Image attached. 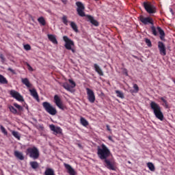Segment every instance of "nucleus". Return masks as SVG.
Masks as SVG:
<instances>
[{"label": "nucleus", "mask_w": 175, "mask_h": 175, "mask_svg": "<svg viewBox=\"0 0 175 175\" xmlns=\"http://www.w3.org/2000/svg\"><path fill=\"white\" fill-rule=\"evenodd\" d=\"M159 99L163 102L162 105L165 107V109H169V104L167 103V100H166V96L160 97Z\"/></svg>", "instance_id": "nucleus-22"}, {"label": "nucleus", "mask_w": 175, "mask_h": 175, "mask_svg": "<svg viewBox=\"0 0 175 175\" xmlns=\"http://www.w3.org/2000/svg\"><path fill=\"white\" fill-rule=\"evenodd\" d=\"M107 130L109 131V132H111V129H110V126L109 124L106 125Z\"/></svg>", "instance_id": "nucleus-47"}, {"label": "nucleus", "mask_w": 175, "mask_h": 175, "mask_svg": "<svg viewBox=\"0 0 175 175\" xmlns=\"http://www.w3.org/2000/svg\"><path fill=\"white\" fill-rule=\"evenodd\" d=\"M54 102H55L56 106H57V107H59V109H60L61 110H66V106H65L62 103L61 98L57 94L54 96Z\"/></svg>", "instance_id": "nucleus-9"}, {"label": "nucleus", "mask_w": 175, "mask_h": 175, "mask_svg": "<svg viewBox=\"0 0 175 175\" xmlns=\"http://www.w3.org/2000/svg\"><path fill=\"white\" fill-rule=\"evenodd\" d=\"M69 83L71 84L70 87L71 88H75L76 87V83L73 81L72 79H68Z\"/></svg>", "instance_id": "nucleus-40"}, {"label": "nucleus", "mask_w": 175, "mask_h": 175, "mask_svg": "<svg viewBox=\"0 0 175 175\" xmlns=\"http://www.w3.org/2000/svg\"><path fill=\"white\" fill-rule=\"evenodd\" d=\"M12 135L13 136H14L16 137V139H17L18 140H20L21 136H20V133H18V132H17V131H12Z\"/></svg>", "instance_id": "nucleus-35"}, {"label": "nucleus", "mask_w": 175, "mask_h": 175, "mask_svg": "<svg viewBox=\"0 0 175 175\" xmlns=\"http://www.w3.org/2000/svg\"><path fill=\"white\" fill-rule=\"evenodd\" d=\"M118 98H120L121 99H124V93L120 90H116L115 91Z\"/></svg>", "instance_id": "nucleus-29"}, {"label": "nucleus", "mask_w": 175, "mask_h": 175, "mask_svg": "<svg viewBox=\"0 0 175 175\" xmlns=\"http://www.w3.org/2000/svg\"><path fill=\"white\" fill-rule=\"evenodd\" d=\"M85 17H86L88 18L87 21H89V23L92 24V25H94V27L99 26V23L98 22V21H96V20H95V18H94V16H92L91 15H85Z\"/></svg>", "instance_id": "nucleus-13"}, {"label": "nucleus", "mask_w": 175, "mask_h": 175, "mask_svg": "<svg viewBox=\"0 0 175 175\" xmlns=\"http://www.w3.org/2000/svg\"><path fill=\"white\" fill-rule=\"evenodd\" d=\"M0 59L2 64H5V62L6 61V58H5V56L2 53H0Z\"/></svg>", "instance_id": "nucleus-39"}, {"label": "nucleus", "mask_w": 175, "mask_h": 175, "mask_svg": "<svg viewBox=\"0 0 175 175\" xmlns=\"http://www.w3.org/2000/svg\"><path fill=\"white\" fill-rule=\"evenodd\" d=\"M86 92L88 95V100H89L90 103H94L96 98H95V93L94 92V90L87 88Z\"/></svg>", "instance_id": "nucleus-10"}, {"label": "nucleus", "mask_w": 175, "mask_h": 175, "mask_svg": "<svg viewBox=\"0 0 175 175\" xmlns=\"http://www.w3.org/2000/svg\"><path fill=\"white\" fill-rule=\"evenodd\" d=\"M44 175H55V172L53 168H46Z\"/></svg>", "instance_id": "nucleus-24"}, {"label": "nucleus", "mask_w": 175, "mask_h": 175, "mask_svg": "<svg viewBox=\"0 0 175 175\" xmlns=\"http://www.w3.org/2000/svg\"><path fill=\"white\" fill-rule=\"evenodd\" d=\"M62 21L63 24H64V25H68V16H66V15H64L63 17L62 18Z\"/></svg>", "instance_id": "nucleus-36"}, {"label": "nucleus", "mask_w": 175, "mask_h": 175, "mask_svg": "<svg viewBox=\"0 0 175 175\" xmlns=\"http://www.w3.org/2000/svg\"><path fill=\"white\" fill-rule=\"evenodd\" d=\"M49 128L52 132H55V135H59L62 133V129L61 127H56L54 124L49 125Z\"/></svg>", "instance_id": "nucleus-14"}, {"label": "nucleus", "mask_w": 175, "mask_h": 175, "mask_svg": "<svg viewBox=\"0 0 175 175\" xmlns=\"http://www.w3.org/2000/svg\"><path fill=\"white\" fill-rule=\"evenodd\" d=\"M150 106L152 109L156 118H158L160 121H163L165 117L163 116V113L162 112L161 106L159 105L158 103H155V101L150 102Z\"/></svg>", "instance_id": "nucleus-2"}, {"label": "nucleus", "mask_w": 175, "mask_h": 175, "mask_svg": "<svg viewBox=\"0 0 175 175\" xmlns=\"http://www.w3.org/2000/svg\"><path fill=\"white\" fill-rule=\"evenodd\" d=\"M0 129L2 132V133H3L5 135H8V131H6V129H5V127H3V126L1 125Z\"/></svg>", "instance_id": "nucleus-38"}, {"label": "nucleus", "mask_w": 175, "mask_h": 175, "mask_svg": "<svg viewBox=\"0 0 175 175\" xmlns=\"http://www.w3.org/2000/svg\"><path fill=\"white\" fill-rule=\"evenodd\" d=\"M94 68L95 72H96V73H98V75H99V76L104 75L102 68H100V67L97 64H94Z\"/></svg>", "instance_id": "nucleus-16"}, {"label": "nucleus", "mask_w": 175, "mask_h": 175, "mask_svg": "<svg viewBox=\"0 0 175 175\" xmlns=\"http://www.w3.org/2000/svg\"><path fill=\"white\" fill-rule=\"evenodd\" d=\"M62 87L67 91H70V89L72 88L70 85H69V83H68L67 82L63 83Z\"/></svg>", "instance_id": "nucleus-31"}, {"label": "nucleus", "mask_w": 175, "mask_h": 175, "mask_svg": "<svg viewBox=\"0 0 175 175\" xmlns=\"http://www.w3.org/2000/svg\"><path fill=\"white\" fill-rule=\"evenodd\" d=\"M123 73L125 75V76H128V70H126V68H124Z\"/></svg>", "instance_id": "nucleus-45"}, {"label": "nucleus", "mask_w": 175, "mask_h": 175, "mask_svg": "<svg viewBox=\"0 0 175 175\" xmlns=\"http://www.w3.org/2000/svg\"><path fill=\"white\" fill-rule=\"evenodd\" d=\"M38 21L41 24V25H46V20H44V17L40 16V18H38Z\"/></svg>", "instance_id": "nucleus-30"}, {"label": "nucleus", "mask_w": 175, "mask_h": 175, "mask_svg": "<svg viewBox=\"0 0 175 175\" xmlns=\"http://www.w3.org/2000/svg\"><path fill=\"white\" fill-rule=\"evenodd\" d=\"M77 12L80 17H85V12L84 10H85V7H84V4L81 1L76 2Z\"/></svg>", "instance_id": "nucleus-7"}, {"label": "nucleus", "mask_w": 175, "mask_h": 175, "mask_svg": "<svg viewBox=\"0 0 175 175\" xmlns=\"http://www.w3.org/2000/svg\"><path fill=\"white\" fill-rule=\"evenodd\" d=\"M68 50L72 51V53H76V50H75V49H72V47H71V49H68Z\"/></svg>", "instance_id": "nucleus-48"}, {"label": "nucleus", "mask_w": 175, "mask_h": 175, "mask_svg": "<svg viewBox=\"0 0 175 175\" xmlns=\"http://www.w3.org/2000/svg\"><path fill=\"white\" fill-rule=\"evenodd\" d=\"M132 57L133 58H135V59H138V60H140L142 61V59L141 58H139L137 56L135 55H132Z\"/></svg>", "instance_id": "nucleus-46"}, {"label": "nucleus", "mask_w": 175, "mask_h": 175, "mask_svg": "<svg viewBox=\"0 0 175 175\" xmlns=\"http://www.w3.org/2000/svg\"><path fill=\"white\" fill-rule=\"evenodd\" d=\"M157 31L160 35V39L163 40L165 39V31L162 28H161V27H157Z\"/></svg>", "instance_id": "nucleus-21"}, {"label": "nucleus", "mask_w": 175, "mask_h": 175, "mask_svg": "<svg viewBox=\"0 0 175 175\" xmlns=\"http://www.w3.org/2000/svg\"><path fill=\"white\" fill-rule=\"evenodd\" d=\"M26 65H27L29 70H30V72H33V68H32V66H31V65H29L27 62H26Z\"/></svg>", "instance_id": "nucleus-43"}, {"label": "nucleus", "mask_w": 175, "mask_h": 175, "mask_svg": "<svg viewBox=\"0 0 175 175\" xmlns=\"http://www.w3.org/2000/svg\"><path fill=\"white\" fill-rule=\"evenodd\" d=\"M21 81L23 84L26 85L27 88H31V87H32V84H31V83L29 82V80L27 78L22 79Z\"/></svg>", "instance_id": "nucleus-20"}, {"label": "nucleus", "mask_w": 175, "mask_h": 175, "mask_svg": "<svg viewBox=\"0 0 175 175\" xmlns=\"http://www.w3.org/2000/svg\"><path fill=\"white\" fill-rule=\"evenodd\" d=\"M97 155L101 161H103L107 169L109 170H116L114 161H111L110 159H108L109 157L111 155L110 149H109V148H107L105 144H103L100 146L97 147Z\"/></svg>", "instance_id": "nucleus-1"}, {"label": "nucleus", "mask_w": 175, "mask_h": 175, "mask_svg": "<svg viewBox=\"0 0 175 175\" xmlns=\"http://www.w3.org/2000/svg\"><path fill=\"white\" fill-rule=\"evenodd\" d=\"M109 140H110L111 142H113V138L111 137V136H109L108 137Z\"/></svg>", "instance_id": "nucleus-49"}, {"label": "nucleus", "mask_w": 175, "mask_h": 175, "mask_svg": "<svg viewBox=\"0 0 175 175\" xmlns=\"http://www.w3.org/2000/svg\"><path fill=\"white\" fill-rule=\"evenodd\" d=\"M10 95H11V96L14 99H16L18 102H24V97H23V96L16 90H11L10 92Z\"/></svg>", "instance_id": "nucleus-11"}, {"label": "nucleus", "mask_w": 175, "mask_h": 175, "mask_svg": "<svg viewBox=\"0 0 175 175\" xmlns=\"http://www.w3.org/2000/svg\"><path fill=\"white\" fill-rule=\"evenodd\" d=\"M144 8L149 14L157 13V8L150 2H144Z\"/></svg>", "instance_id": "nucleus-5"}, {"label": "nucleus", "mask_w": 175, "mask_h": 175, "mask_svg": "<svg viewBox=\"0 0 175 175\" xmlns=\"http://www.w3.org/2000/svg\"><path fill=\"white\" fill-rule=\"evenodd\" d=\"M64 167L70 175H76V171L70 165L64 163Z\"/></svg>", "instance_id": "nucleus-15"}, {"label": "nucleus", "mask_w": 175, "mask_h": 175, "mask_svg": "<svg viewBox=\"0 0 175 175\" xmlns=\"http://www.w3.org/2000/svg\"><path fill=\"white\" fill-rule=\"evenodd\" d=\"M14 107H16L18 109V111H23V108L21 107V105L17 104V103H14Z\"/></svg>", "instance_id": "nucleus-34"}, {"label": "nucleus", "mask_w": 175, "mask_h": 175, "mask_svg": "<svg viewBox=\"0 0 175 175\" xmlns=\"http://www.w3.org/2000/svg\"><path fill=\"white\" fill-rule=\"evenodd\" d=\"M138 18L144 25H148L149 24H150V25H154V19L150 16L146 17L143 15H140Z\"/></svg>", "instance_id": "nucleus-6"}, {"label": "nucleus", "mask_w": 175, "mask_h": 175, "mask_svg": "<svg viewBox=\"0 0 175 175\" xmlns=\"http://www.w3.org/2000/svg\"><path fill=\"white\" fill-rule=\"evenodd\" d=\"M63 40L65 42L64 47L66 50H72V46H75L73 40H70L68 36H64Z\"/></svg>", "instance_id": "nucleus-8"}, {"label": "nucleus", "mask_w": 175, "mask_h": 175, "mask_svg": "<svg viewBox=\"0 0 175 175\" xmlns=\"http://www.w3.org/2000/svg\"><path fill=\"white\" fill-rule=\"evenodd\" d=\"M145 43L148 47H152V44L151 43V40L150 39L145 38Z\"/></svg>", "instance_id": "nucleus-37"}, {"label": "nucleus", "mask_w": 175, "mask_h": 175, "mask_svg": "<svg viewBox=\"0 0 175 175\" xmlns=\"http://www.w3.org/2000/svg\"><path fill=\"white\" fill-rule=\"evenodd\" d=\"M10 111H11V113H12V114H18V111H17V109L16 108H14V107L10 105L9 107Z\"/></svg>", "instance_id": "nucleus-32"}, {"label": "nucleus", "mask_w": 175, "mask_h": 175, "mask_svg": "<svg viewBox=\"0 0 175 175\" xmlns=\"http://www.w3.org/2000/svg\"><path fill=\"white\" fill-rule=\"evenodd\" d=\"M150 29H151L152 35H154V36H157L158 32L157 31V28H155L154 25L151 26Z\"/></svg>", "instance_id": "nucleus-33"}, {"label": "nucleus", "mask_w": 175, "mask_h": 175, "mask_svg": "<svg viewBox=\"0 0 175 175\" xmlns=\"http://www.w3.org/2000/svg\"><path fill=\"white\" fill-rule=\"evenodd\" d=\"M171 12H173V10H171Z\"/></svg>", "instance_id": "nucleus-51"}, {"label": "nucleus", "mask_w": 175, "mask_h": 175, "mask_svg": "<svg viewBox=\"0 0 175 175\" xmlns=\"http://www.w3.org/2000/svg\"><path fill=\"white\" fill-rule=\"evenodd\" d=\"M24 49L27 51H29V50H31V45L27 44L24 45Z\"/></svg>", "instance_id": "nucleus-41"}, {"label": "nucleus", "mask_w": 175, "mask_h": 175, "mask_svg": "<svg viewBox=\"0 0 175 175\" xmlns=\"http://www.w3.org/2000/svg\"><path fill=\"white\" fill-rule=\"evenodd\" d=\"M14 157L17 158L18 159H20V161H24V155L23 154V152L15 150L14 152Z\"/></svg>", "instance_id": "nucleus-18"}, {"label": "nucleus", "mask_w": 175, "mask_h": 175, "mask_svg": "<svg viewBox=\"0 0 175 175\" xmlns=\"http://www.w3.org/2000/svg\"><path fill=\"white\" fill-rule=\"evenodd\" d=\"M133 88L134 90H135V92H139V86L137 85V84L135 83L133 85Z\"/></svg>", "instance_id": "nucleus-42"}, {"label": "nucleus", "mask_w": 175, "mask_h": 175, "mask_svg": "<svg viewBox=\"0 0 175 175\" xmlns=\"http://www.w3.org/2000/svg\"><path fill=\"white\" fill-rule=\"evenodd\" d=\"M8 81L3 75H0V84H8Z\"/></svg>", "instance_id": "nucleus-27"}, {"label": "nucleus", "mask_w": 175, "mask_h": 175, "mask_svg": "<svg viewBox=\"0 0 175 175\" xmlns=\"http://www.w3.org/2000/svg\"><path fill=\"white\" fill-rule=\"evenodd\" d=\"M8 70H9V72H11V73H12L13 75H16V71H14V70H13L12 68H8Z\"/></svg>", "instance_id": "nucleus-44"}, {"label": "nucleus", "mask_w": 175, "mask_h": 175, "mask_svg": "<svg viewBox=\"0 0 175 175\" xmlns=\"http://www.w3.org/2000/svg\"><path fill=\"white\" fill-rule=\"evenodd\" d=\"M147 166L150 172H155V165L152 163H148Z\"/></svg>", "instance_id": "nucleus-28"}, {"label": "nucleus", "mask_w": 175, "mask_h": 175, "mask_svg": "<svg viewBox=\"0 0 175 175\" xmlns=\"http://www.w3.org/2000/svg\"><path fill=\"white\" fill-rule=\"evenodd\" d=\"M63 2H64V3H66V1H63Z\"/></svg>", "instance_id": "nucleus-50"}, {"label": "nucleus", "mask_w": 175, "mask_h": 175, "mask_svg": "<svg viewBox=\"0 0 175 175\" xmlns=\"http://www.w3.org/2000/svg\"><path fill=\"white\" fill-rule=\"evenodd\" d=\"M26 154L33 159H38L40 155V154L39 153V149H38V148L35 146L27 148L26 150Z\"/></svg>", "instance_id": "nucleus-3"}, {"label": "nucleus", "mask_w": 175, "mask_h": 175, "mask_svg": "<svg viewBox=\"0 0 175 175\" xmlns=\"http://www.w3.org/2000/svg\"><path fill=\"white\" fill-rule=\"evenodd\" d=\"M70 25L71 28L75 31V32H79V29L77 28V25L75 22H70Z\"/></svg>", "instance_id": "nucleus-26"}, {"label": "nucleus", "mask_w": 175, "mask_h": 175, "mask_svg": "<svg viewBox=\"0 0 175 175\" xmlns=\"http://www.w3.org/2000/svg\"><path fill=\"white\" fill-rule=\"evenodd\" d=\"M29 165L33 169V170L39 169V163H38V161H31Z\"/></svg>", "instance_id": "nucleus-23"}, {"label": "nucleus", "mask_w": 175, "mask_h": 175, "mask_svg": "<svg viewBox=\"0 0 175 175\" xmlns=\"http://www.w3.org/2000/svg\"><path fill=\"white\" fill-rule=\"evenodd\" d=\"M48 39L53 43V44H58V41L57 40V38H55V36L53 34H48Z\"/></svg>", "instance_id": "nucleus-19"}, {"label": "nucleus", "mask_w": 175, "mask_h": 175, "mask_svg": "<svg viewBox=\"0 0 175 175\" xmlns=\"http://www.w3.org/2000/svg\"><path fill=\"white\" fill-rule=\"evenodd\" d=\"M158 49L159 50L161 55H166V46H165V44H163V42L161 41L158 42Z\"/></svg>", "instance_id": "nucleus-12"}, {"label": "nucleus", "mask_w": 175, "mask_h": 175, "mask_svg": "<svg viewBox=\"0 0 175 175\" xmlns=\"http://www.w3.org/2000/svg\"><path fill=\"white\" fill-rule=\"evenodd\" d=\"M80 122L81 124V125H83V126H88V125H90V123L88 122V121H87V120H85V118L81 117L80 119Z\"/></svg>", "instance_id": "nucleus-25"}, {"label": "nucleus", "mask_w": 175, "mask_h": 175, "mask_svg": "<svg viewBox=\"0 0 175 175\" xmlns=\"http://www.w3.org/2000/svg\"><path fill=\"white\" fill-rule=\"evenodd\" d=\"M29 92L31 95V96H33V98H34V99H36L38 102H39L40 99H39V95L38 94V92H36V90L35 89H30L29 90Z\"/></svg>", "instance_id": "nucleus-17"}, {"label": "nucleus", "mask_w": 175, "mask_h": 175, "mask_svg": "<svg viewBox=\"0 0 175 175\" xmlns=\"http://www.w3.org/2000/svg\"><path fill=\"white\" fill-rule=\"evenodd\" d=\"M42 107H44L45 111L49 113L51 116H55L57 113V109L49 102L42 103Z\"/></svg>", "instance_id": "nucleus-4"}]
</instances>
